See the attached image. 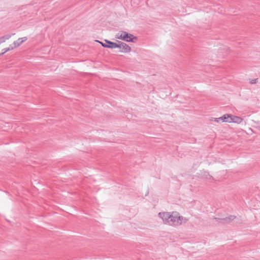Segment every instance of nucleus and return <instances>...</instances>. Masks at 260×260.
I'll return each mask as SVG.
<instances>
[{
	"instance_id": "obj_5",
	"label": "nucleus",
	"mask_w": 260,
	"mask_h": 260,
	"mask_svg": "<svg viewBox=\"0 0 260 260\" xmlns=\"http://www.w3.org/2000/svg\"><path fill=\"white\" fill-rule=\"evenodd\" d=\"M236 216L234 215H230L228 217L223 218H215V219L218 220L219 223L222 224L229 223L232 221L234 220Z\"/></svg>"
},
{
	"instance_id": "obj_14",
	"label": "nucleus",
	"mask_w": 260,
	"mask_h": 260,
	"mask_svg": "<svg viewBox=\"0 0 260 260\" xmlns=\"http://www.w3.org/2000/svg\"><path fill=\"white\" fill-rule=\"evenodd\" d=\"M212 178V176L210 175H209V179H211Z\"/></svg>"
},
{
	"instance_id": "obj_7",
	"label": "nucleus",
	"mask_w": 260,
	"mask_h": 260,
	"mask_svg": "<svg viewBox=\"0 0 260 260\" xmlns=\"http://www.w3.org/2000/svg\"><path fill=\"white\" fill-rule=\"evenodd\" d=\"M231 122L240 124L243 121V119L240 117L231 114Z\"/></svg>"
},
{
	"instance_id": "obj_9",
	"label": "nucleus",
	"mask_w": 260,
	"mask_h": 260,
	"mask_svg": "<svg viewBox=\"0 0 260 260\" xmlns=\"http://www.w3.org/2000/svg\"><path fill=\"white\" fill-rule=\"evenodd\" d=\"M13 49H14V47H13L4 48L2 50L3 52H2L1 54V55L3 54L6 53L7 52L10 51V50H12Z\"/></svg>"
},
{
	"instance_id": "obj_13",
	"label": "nucleus",
	"mask_w": 260,
	"mask_h": 260,
	"mask_svg": "<svg viewBox=\"0 0 260 260\" xmlns=\"http://www.w3.org/2000/svg\"><path fill=\"white\" fill-rule=\"evenodd\" d=\"M5 39L4 37H2L0 38V44L2 43H4L5 42Z\"/></svg>"
},
{
	"instance_id": "obj_6",
	"label": "nucleus",
	"mask_w": 260,
	"mask_h": 260,
	"mask_svg": "<svg viewBox=\"0 0 260 260\" xmlns=\"http://www.w3.org/2000/svg\"><path fill=\"white\" fill-rule=\"evenodd\" d=\"M27 38L26 37L19 38L17 41L14 42V48H16L21 45L24 42L27 40Z\"/></svg>"
},
{
	"instance_id": "obj_15",
	"label": "nucleus",
	"mask_w": 260,
	"mask_h": 260,
	"mask_svg": "<svg viewBox=\"0 0 260 260\" xmlns=\"http://www.w3.org/2000/svg\"><path fill=\"white\" fill-rule=\"evenodd\" d=\"M1 55V54H0V55Z\"/></svg>"
},
{
	"instance_id": "obj_11",
	"label": "nucleus",
	"mask_w": 260,
	"mask_h": 260,
	"mask_svg": "<svg viewBox=\"0 0 260 260\" xmlns=\"http://www.w3.org/2000/svg\"><path fill=\"white\" fill-rule=\"evenodd\" d=\"M14 34H12V35H14ZM11 36H12V35L8 34V35H7L3 37H4L5 40H6L9 39L11 37Z\"/></svg>"
},
{
	"instance_id": "obj_10",
	"label": "nucleus",
	"mask_w": 260,
	"mask_h": 260,
	"mask_svg": "<svg viewBox=\"0 0 260 260\" xmlns=\"http://www.w3.org/2000/svg\"><path fill=\"white\" fill-rule=\"evenodd\" d=\"M211 121H215V122H219L220 120H221V118L220 117L219 118H212V119H211Z\"/></svg>"
},
{
	"instance_id": "obj_12",
	"label": "nucleus",
	"mask_w": 260,
	"mask_h": 260,
	"mask_svg": "<svg viewBox=\"0 0 260 260\" xmlns=\"http://www.w3.org/2000/svg\"><path fill=\"white\" fill-rule=\"evenodd\" d=\"M257 80H258V79L257 78H255V79H251L250 81V83L251 84H255L257 83Z\"/></svg>"
},
{
	"instance_id": "obj_4",
	"label": "nucleus",
	"mask_w": 260,
	"mask_h": 260,
	"mask_svg": "<svg viewBox=\"0 0 260 260\" xmlns=\"http://www.w3.org/2000/svg\"><path fill=\"white\" fill-rule=\"evenodd\" d=\"M98 42L100 43L103 47L105 48L113 49L115 48V46H117V43L112 42L107 40H105L104 42H102L99 41H98Z\"/></svg>"
},
{
	"instance_id": "obj_8",
	"label": "nucleus",
	"mask_w": 260,
	"mask_h": 260,
	"mask_svg": "<svg viewBox=\"0 0 260 260\" xmlns=\"http://www.w3.org/2000/svg\"><path fill=\"white\" fill-rule=\"evenodd\" d=\"M221 120L222 122H231V114H224L222 116L220 117Z\"/></svg>"
},
{
	"instance_id": "obj_1",
	"label": "nucleus",
	"mask_w": 260,
	"mask_h": 260,
	"mask_svg": "<svg viewBox=\"0 0 260 260\" xmlns=\"http://www.w3.org/2000/svg\"><path fill=\"white\" fill-rule=\"evenodd\" d=\"M158 216L165 224L172 226H178L188 221V218L180 216L176 211L161 212Z\"/></svg>"
},
{
	"instance_id": "obj_3",
	"label": "nucleus",
	"mask_w": 260,
	"mask_h": 260,
	"mask_svg": "<svg viewBox=\"0 0 260 260\" xmlns=\"http://www.w3.org/2000/svg\"><path fill=\"white\" fill-rule=\"evenodd\" d=\"M117 46H115L116 48H119L120 49V52H124V53H127L131 51V47L125 44V43L120 42L119 44L117 43Z\"/></svg>"
},
{
	"instance_id": "obj_2",
	"label": "nucleus",
	"mask_w": 260,
	"mask_h": 260,
	"mask_svg": "<svg viewBox=\"0 0 260 260\" xmlns=\"http://www.w3.org/2000/svg\"><path fill=\"white\" fill-rule=\"evenodd\" d=\"M116 38L128 42H134V40H137V38L134 37L133 35L124 31H121L117 33L116 35Z\"/></svg>"
}]
</instances>
